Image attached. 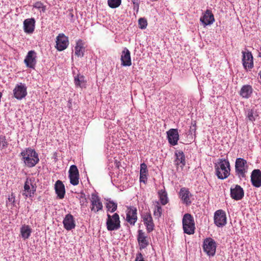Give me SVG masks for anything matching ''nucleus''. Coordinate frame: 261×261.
Returning <instances> with one entry per match:
<instances>
[{"label":"nucleus","mask_w":261,"mask_h":261,"mask_svg":"<svg viewBox=\"0 0 261 261\" xmlns=\"http://www.w3.org/2000/svg\"><path fill=\"white\" fill-rule=\"evenodd\" d=\"M8 200L10 202L14 203L15 202V197L13 193H11V195L8 198Z\"/></svg>","instance_id":"43"},{"label":"nucleus","mask_w":261,"mask_h":261,"mask_svg":"<svg viewBox=\"0 0 261 261\" xmlns=\"http://www.w3.org/2000/svg\"><path fill=\"white\" fill-rule=\"evenodd\" d=\"M175 159L174 164L176 166H180L182 168L186 165L185 155L182 151L176 150L175 152Z\"/></svg>","instance_id":"23"},{"label":"nucleus","mask_w":261,"mask_h":261,"mask_svg":"<svg viewBox=\"0 0 261 261\" xmlns=\"http://www.w3.org/2000/svg\"><path fill=\"white\" fill-rule=\"evenodd\" d=\"M163 214V208L159 201L155 202V205L153 210V216L155 218L159 219L161 217Z\"/></svg>","instance_id":"31"},{"label":"nucleus","mask_w":261,"mask_h":261,"mask_svg":"<svg viewBox=\"0 0 261 261\" xmlns=\"http://www.w3.org/2000/svg\"><path fill=\"white\" fill-rule=\"evenodd\" d=\"M121 65H132L130 53L126 47H124L121 53Z\"/></svg>","instance_id":"25"},{"label":"nucleus","mask_w":261,"mask_h":261,"mask_svg":"<svg viewBox=\"0 0 261 261\" xmlns=\"http://www.w3.org/2000/svg\"><path fill=\"white\" fill-rule=\"evenodd\" d=\"M13 96L17 100H21L27 95V87L24 84H17L13 90Z\"/></svg>","instance_id":"8"},{"label":"nucleus","mask_w":261,"mask_h":261,"mask_svg":"<svg viewBox=\"0 0 261 261\" xmlns=\"http://www.w3.org/2000/svg\"><path fill=\"white\" fill-rule=\"evenodd\" d=\"M251 181L252 185L256 188L261 187V171L259 169H254L251 175Z\"/></svg>","instance_id":"21"},{"label":"nucleus","mask_w":261,"mask_h":261,"mask_svg":"<svg viewBox=\"0 0 261 261\" xmlns=\"http://www.w3.org/2000/svg\"><path fill=\"white\" fill-rule=\"evenodd\" d=\"M33 7L40 10V12L44 13L46 10V6L40 1H38L35 3L33 5Z\"/></svg>","instance_id":"35"},{"label":"nucleus","mask_w":261,"mask_h":261,"mask_svg":"<svg viewBox=\"0 0 261 261\" xmlns=\"http://www.w3.org/2000/svg\"><path fill=\"white\" fill-rule=\"evenodd\" d=\"M106 226L109 231L119 229L121 227L119 215L117 213H115L112 216H111L110 214H108Z\"/></svg>","instance_id":"5"},{"label":"nucleus","mask_w":261,"mask_h":261,"mask_svg":"<svg viewBox=\"0 0 261 261\" xmlns=\"http://www.w3.org/2000/svg\"><path fill=\"white\" fill-rule=\"evenodd\" d=\"M179 196L183 203L186 204L187 205L191 204V201L190 198L192 196V194L188 188H181L179 191Z\"/></svg>","instance_id":"19"},{"label":"nucleus","mask_w":261,"mask_h":261,"mask_svg":"<svg viewBox=\"0 0 261 261\" xmlns=\"http://www.w3.org/2000/svg\"><path fill=\"white\" fill-rule=\"evenodd\" d=\"M244 68H245V69H246V70H247V67H248L249 69H251V68H252V67H253V66H244Z\"/></svg>","instance_id":"50"},{"label":"nucleus","mask_w":261,"mask_h":261,"mask_svg":"<svg viewBox=\"0 0 261 261\" xmlns=\"http://www.w3.org/2000/svg\"><path fill=\"white\" fill-rule=\"evenodd\" d=\"M141 218L147 232L150 233L154 229V224L150 212L143 213L141 215Z\"/></svg>","instance_id":"11"},{"label":"nucleus","mask_w":261,"mask_h":261,"mask_svg":"<svg viewBox=\"0 0 261 261\" xmlns=\"http://www.w3.org/2000/svg\"><path fill=\"white\" fill-rule=\"evenodd\" d=\"M234 169L238 177L240 179H245L248 169L247 161L243 158H237L235 162Z\"/></svg>","instance_id":"3"},{"label":"nucleus","mask_w":261,"mask_h":261,"mask_svg":"<svg viewBox=\"0 0 261 261\" xmlns=\"http://www.w3.org/2000/svg\"><path fill=\"white\" fill-rule=\"evenodd\" d=\"M137 241L140 250L146 248L149 245L147 236L141 229H139L138 230Z\"/></svg>","instance_id":"17"},{"label":"nucleus","mask_w":261,"mask_h":261,"mask_svg":"<svg viewBox=\"0 0 261 261\" xmlns=\"http://www.w3.org/2000/svg\"><path fill=\"white\" fill-rule=\"evenodd\" d=\"M148 169L145 163H143L140 165V174H147Z\"/></svg>","instance_id":"40"},{"label":"nucleus","mask_w":261,"mask_h":261,"mask_svg":"<svg viewBox=\"0 0 261 261\" xmlns=\"http://www.w3.org/2000/svg\"><path fill=\"white\" fill-rule=\"evenodd\" d=\"M147 174H140V181L145 184L147 180Z\"/></svg>","instance_id":"42"},{"label":"nucleus","mask_w":261,"mask_h":261,"mask_svg":"<svg viewBox=\"0 0 261 261\" xmlns=\"http://www.w3.org/2000/svg\"><path fill=\"white\" fill-rule=\"evenodd\" d=\"M203 251L209 257L215 256L216 251L217 244L215 241L211 238H207L204 240L202 245Z\"/></svg>","instance_id":"6"},{"label":"nucleus","mask_w":261,"mask_h":261,"mask_svg":"<svg viewBox=\"0 0 261 261\" xmlns=\"http://www.w3.org/2000/svg\"><path fill=\"white\" fill-rule=\"evenodd\" d=\"M20 155L22 156V161L28 167H33L39 162L38 153L35 149L30 147L27 148L22 151Z\"/></svg>","instance_id":"2"},{"label":"nucleus","mask_w":261,"mask_h":261,"mask_svg":"<svg viewBox=\"0 0 261 261\" xmlns=\"http://www.w3.org/2000/svg\"><path fill=\"white\" fill-rule=\"evenodd\" d=\"M8 143L5 136H0V149L2 150L8 147Z\"/></svg>","instance_id":"38"},{"label":"nucleus","mask_w":261,"mask_h":261,"mask_svg":"<svg viewBox=\"0 0 261 261\" xmlns=\"http://www.w3.org/2000/svg\"><path fill=\"white\" fill-rule=\"evenodd\" d=\"M214 223L218 227H222L226 224V216L225 212L219 210L215 213Z\"/></svg>","instance_id":"14"},{"label":"nucleus","mask_w":261,"mask_h":261,"mask_svg":"<svg viewBox=\"0 0 261 261\" xmlns=\"http://www.w3.org/2000/svg\"><path fill=\"white\" fill-rule=\"evenodd\" d=\"M230 197L232 199L238 201L241 200L244 196L243 189L239 185H236L230 188Z\"/></svg>","instance_id":"15"},{"label":"nucleus","mask_w":261,"mask_h":261,"mask_svg":"<svg viewBox=\"0 0 261 261\" xmlns=\"http://www.w3.org/2000/svg\"><path fill=\"white\" fill-rule=\"evenodd\" d=\"M64 228L67 230H71L75 227V222L73 216L68 214L66 215L63 221Z\"/></svg>","instance_id":"20"},{"label":"nucleus","mask_w":261,"mask_h":261,"mask_svg":"<svg viewBox=\"0 0 261 261\" xmlns=\"http://www.w3.org/2000/svg\"><path fill=\"white\" fill-rule=\"evenodd\" d=\"M215 175L220 179L227 178L230 174V165L228 159H219L214 163Z\"/></svg>","instance_id":"1"},{"label":"nucleus","mask_w":261,"mask_h":261,"mask_svg":"<svg viewBox=\"0 0 261 261\" xmlns=\"http://www.w3.org/2000/svg\"><path fill=\"white\" fill-rule=\"evenodd\" d=\"M56 43L55 47L59 51H62L65 49L68 46V38L63 33L59 34L56 38Z\"/></svg>","instance_id":"12"},{"label":"nucleus","mask_w":261,"mask_h":261,"mask_svg":"<svg viewBox=\"0 0 261 261\" xmlns=\"http://www.w3.org/2000/svg\"><path fill=\"white\" fill-rule=\"evenodd\" d=\"M35 20L33 18H28L23 21L24 31L28 34H31L34 31Z\"/></svg>","instance_id":"24"},{"label":"nucleus","mask_w":261,"mask_h":261,"mask_svg":"<svg viewBox=\"0 0 261 261\" xmlns=\"http://www.w3.org/2000/svg\"><path fill=\"white\" fill-rule=\"evenodd\" d=\"M167 137L169 143L175 146L177 144L179 140V134L176 128H171L167 132Z\"/></svg>","instance_id":"16"},{"label":"nucleus","mask_w":261,"mask_h":261,"mask_svg":"<svg viewBox=\"0 0 261 261\" xmlns=\"http://www.w3.org/2000/svg\"><path fill=\"white\" fill-rule=\"evenodd\" d=\"M34 181V178L27 177L25 179L23 187L24 190L22 193V195L24 196L25 198L28 197H33L36 192V187L35 185H33Z\"/></svg>","instance_id":"7"},{"label":"nucleus","mask_w":261,"mask_h":261,"mask_svg":"<svg viewBox=\"0 0 261 261\" xmlns=\"http://www.w3.org/2000/svg\"><path fill=\"white\" fill-rule=\"evenodd\" d=\"M191 129H192L194 131V132H195L196 131V125H194L192 127H191Z\"/></svg>","instance_id":"48"},{"label":"nucleus","mask_w":261,"mask_h":261,"mask_svg":"<svg viewBox=\"0 0 261 261\" xmlns=\"http://www.w3.org/2000/svg\"><path fill=\"white\" fill-rule=\"evenodd\" d=\"M75 55L78 57H83L84 55L85 51V47L84 46V43L82 40L79 39L76 43V45L74 48Z\"/></svg>","instance_id":"28"},{"label":"nucleus","mask_w":261,"mask_h":261,"mask_svg":"<svg viewBox=\"0 0 261 261\" xmlns=\"http://www.w3.org/2000/svg\"><path fill=\"white\" fill-rule=\"evenodd\" d=\"M200 21L204 26L210 25L215 21L214 16L211 10L207 9L203 16L200 17Z\"/></svg>","instance_id":"18"},{"label":"nucleus","mask_w":261,"mask_h":261,"mask_svg":"<svg viewBox=\"0 0 261 261\" xmlns=\"http://www.w3.org/2000/svg\"><path fill=\"white\" fill-rule=\"evenodd\" d=\"M75 70H77V69L74 67V68H72V72L74 75L75 74Z\"/></svg>","instance_id":"49"},{"label":"nucleus","mask_w":261,"mask_h":261,"mask_svg":"<svg viewBox=\"0 0 261 261\" xmlns=\"http://www.w3.org/2000/svg\"><path fill=\"white\" fill-rule=\"evenodd\" d=\"M91 205L90 210L91 212L97 213L103 209L102 203L100 201L99 197L95 193L91 194V199L90 200Z\"/></svg>","instance_id":"10"},{"label":"nucleus","mask_w":261,"mask_h":261,"mask_svg":"<svg viewBox=\"0 0 261 261\" xmlns=\"http://www.w3.org/2000/svg\"><path fill=\"white\" fill-rule=\"evenodd\" d=\"M29 67H31V68H34V66H29Z\"/></svg>","instance_id":"52"},{"label":"nucleus","mask_w":261,"mask_h":261,"mask_svg":"<svg viewBox=\"0 0 261 261\" xmlns=\"http://www.w3.org/2000/svg\"><path fill=\"white\" fill-rule=\"evenodd\" d=\"M139 27L141 29H145L147 25V21L144 18H140L138 20Z\"/></svg>","instance_id":"39"},{"label":"nucleus","mask_w":261,"mask_h":261,"mask_svg":"<svg viewBox=\"0 0 261 261\" xmlns=\"http://www.w3.org/2000/svg\"><path fill=\"white\" fill-rule=\"evenodd\" d=\"M69 19L71 22H73L74 20V14L72 12V10L70 11L68 14Z\"/></svg>","instance_id":"45"},{"label":"nucleus","mask_w":261,"mask_h":261,"mask_svg":"<svg viewBox=\"0 0 261 261\" xmlns=\"http://www.w3.org/2000/svg\"><path fill=\"white\" fill-rule=\"evenodd\" d=\"M55 190L57 197L62 199L64 198L65 195V188L64 185L60 180H58L55 184Z\"/></svg>","instance_id":"22"},{"label":"nucleus","mask_w":261,"mask_h":261,"mask_svg":"<svg viewBox=\"0 0 261 261\" xmlns=\"http://www.w3.org/2000/svg\"><path fill=\"white\" fill-rule=\"evenodd\" d=\"M106 208L108 211L113 213L116 211L117 208V204L111 200H107L106 203Z\"/></svg>","instance_id":"33"},{"label":"nucleus","mask_w":261,"mask_h":261,"mask_svg":"<svg viewBox=\"0 0 261 261\" xmlns=\"http://www.w3.org/2000/svg\"><path fill=\"white\" fill-rule=\"evenodd\" d=\"M121 3V0H108L109 6L111 8L118 7Z\"/></svg>","instance_id":"37"},{"label":"nucleus","mask_w":261,"mask_h":261,"mask_svg":"<svg viewBox=\"0 0 261 261\" xmlns=\"http://www.w3.org/2000/svg\"><path fill=\"white\" fill-rule=\"evenodd\" d=\"M184 232L188 234H193L195 232V226L194 218L189 213L184 215L182 220Z\"/></svg>","instance_id":"4"},{"label":"nucleus","mask_w":261,"mask_h":261,"mask_svg":"<svg viewBox=\"0 0 261 261\" xmlns=\"http://www.w3.org/2000/svg\"><path fill=\"white\" fill-rule=\"evenodd\" d=\"M135 261H145L143 254L141 252H138L137 253Z\"/></svg>","instance_id":"41"},{"label":"nucleus","mask_w":261,"mask_h":261,"mask_svg":"<svg viewBox=\"0 0 261 261\" xmlns=\"http://www.w3.org/2000/svg\"><path fill=\"white\" fill-rule=\"evenodd\" d=\"M74 83L76 86L82 87V84L84 82V76L77 73L74 76Z\"/></svg>","instance_id":"34"},{"label":"nucleus","mask_w":261,"mask_h":261,"mask_svg":"<svg viewBox=\"0 0 261 261\" xmlns=\"http://www.w3.org/2000/svg\"><path fill=\"white\" fill-rule=\"evenodd\" d=\"M132 2L133 3V4L136 6L137 7V8H139V4L138 3H136L135 2V0H132Z\"/></svg>","instance_id":"47"},{"label":"nucleus","mask_w":261,"mask_h":261,"mask_svg":"<svg viewBox=\"0 0 261 261\" xmlns=\"http://www.w3.org/2000/svg\"><path fill=\"white\" fill-rule=\"evenodd\" d=\"M242 53L243 65H253V58L251 53L246 49V51H243Z\"/></svg>","instance_id":"27"},{"label":"nucleus","mask_w":261,"mask_h":261,"mask_svg":"<svg viewBox=\"0 0 261 261\" xmlns=\"http://www.w3.org/2000/svg\"><path fill=\"white\" fill-rule=\"evenodd\" d=\"M68 173L70 184L73 186L77 185L79 184L80 174L76 166L71 165L69 168Z\"/></svg>","instance_id":"13"},{"label":"nucleus","mask_w":261,"mask_h":261,"mask_svg":"<svg viewBox=\"0 0 261 261\" xmlns=\"http://www.w3.org/2000/svg\"><path fill=\"white\" fill-rule=\"evenodd\" d=\"M32 229L29 225H24L20 228V233L24 240L28 239L31 236Z\"/></svg>","instance_id":"30"},{"label":"nucleus","mask_w":261,"mask_h":261,"mask_svg":"<svg viewBox=\"0 0 261 261\" xmlns=\"http://www.w3.org/2000/svg\"><path fill=\"white\" fill-rule=\"evenodd\" d=\"M85 202H87V198L85 197V195L84 194V196H81L80 199V203L82 205L84 204Z\"/></svg>","instance_id":"44"},{"label":"nucleus","mask_w":261,"mask_h":261,"mask_svg":"<svg viewBox=\"0 0 261 261\" xmlns=\"http://www.w3.org/2000/svg\"><path fill=\"white\" fill-rule=\"evenodd\" d=\"M114 165H115V166L117 168V169H119V167L120 166H121V163L117 161V160H116L114 162Z\"/></svg>","instance_id":"46"},{"label":"nucleus","mask_w":261,"mask_h":261,"mask_svg":"<svg viewBox=\"0 0 261 261\" xmlns=\"http://www.w3.org/2000/svg\"><path fill=\"white\" fill-rule=\"evenodd\" d=\"M257 116L258 115L252 109L248 110L247 117L250 121H254Z\"/></svg>","instance_id":"36"},{"label":"nucleus","mask_w":261,"mask_h":261,"mask_svg":"<svg viewBox=\"0 0 261 261\" xmlns=\"http://www.w3.org/2000/svg\"><path fill=\"white\" fill-rule=\"evenodd\" d=\"M253 92V88L251 85H243L239 91L240 95L243 98L248 99L251 97Z\"/></svg>","instance_id":"26"},{"label":"nucleus","mask_w":261,"mask_h":261,"mask_svg":"<svg viewBox=\"0 0 261 261\" xmlns=\"http://www.w3.org/2000/svg\"><path fill=\"white\" fill-rule=\"evenodd\" d=\"M158 194L162 205H166L168 202L167 192L164 190H161L159 191Z\"/></svg>","instance_id":"32"},{"label":"nucleus","mask_w":261,"mask_h":261,"mask_svg":"<svg viewBox=\"0 0 261 261\" xmlns=\"http://www.w3.org/2000/svg\"><path fill=\"white\" fill-rule=\"evenodd\" d=\"M36 53L34 50L29 51L24 59L26 65H35L36 63Z\"/></svg>","instance_id":"29"},{"label":"nucleus","mask_w":261,"mask_h":261,"mask_svg":"<svg viewBox=\"0 0 261 261\" xmlns=\"http://www.w3.org/2000/svg\"><path fill=\"white\" fill-rule=\"evenodd\" d=\"M125 220L130 225H135L138 220L136 207L132 206H127Z\"/></svg>","instance_id":"9"},{"label":"nucleus","mask_w":261,"mask_h":261,"mask_svg":"<svg viewBox=\"0 0 261 261\" xmlns=\"http://www.w3.org/2000/svg\"><path fill=\"white\" fill-rule=\"evenodd\" d=\"M259 75L260 76V78L261 79V71L259 72Z\"/></svg>","instance_id":"51"}]
</instances>
